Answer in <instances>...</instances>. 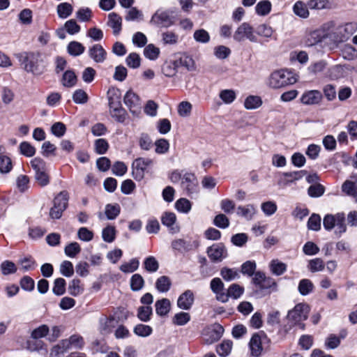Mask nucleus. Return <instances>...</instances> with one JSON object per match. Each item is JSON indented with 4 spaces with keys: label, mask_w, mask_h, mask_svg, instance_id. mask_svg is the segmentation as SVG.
I'll return each instance as SVG.
<instances>
[{
    "label": "nucleus",
    "mask_w": 357,
    "mask_h": 357,
    "mask_svg": "<svg viewBox=\"0 0 357 357\" xmlns=\"http://www.w3.org/2000/svg\"><path fill=\"white\" fill-rule=\"evenodd\" d=\"M22 68L28 73L40 76L44 73L46 63L44 56L38 52H23L18 56Z\"/></svg>",
    "instance_id": "nucleus-1"
},
{
    "label": "nucleus",
    "mask_w": 357,
    "mask_h": 357,
    "mask_svg": "<svg viewBox=\"0 0 357 357\" xmlns=\"http://www.w3.org/2000/svg\"><path fill=\"white\" fill-rule=\"evenodd\" d=\"M298 80V76L287 70H279L273 72L268 79V85L272 89H280L293 84Z\"/></svg>",
    "instance_id": "nucleus-2"
},
{
    "label": "nucleus",
    "mask_w": 357,
    "mask_h": 357,
    "mask_svg": "<svg viewBox=\"0 0 357 357\" xmlns=\"http://www.w3.org/2000/svg\"><path fill=\"white\" fill-rule=\"evenodd\" d=\"M30 165L35 172L36 182L41 187L47 185L50 183V177L45 161L39 158H35L30 161Z\"/></svg>",
    "instance_id": "nucleus-3"
},
{
    "label": "nucleus",
    "mask_w": 357,
    "mask_h": 357,
    "mask_svg": "<svg viewBox=\"0 0 357 357\" xmlns=\"http://www.w3.org/2000/svg\"><path fill=\"white\" fill-rule=\"evenodd\" d=\"M310 312L309 306L304 303L297 304L294 309L289 311L287 319L292 324L298 325L299 328L303 329L304 324L302 321L306 320Z\"/></svg>",
    "instance_id": "nucleus-4"
},
{
    "label": "nucleus",
    "mask_w": 357,
    "mask_h": 357,
    "mask_svg": "<svg viewBox=\"0 0 357 357\" xmlns=\"http://www.w3.org/2000/svg\"><path fill=\"white\" fill-rule=\"evenodd\" d=\"M269 342L270 340L264 333H255L249 342L250 356L260 357Z\"/></svg>",
    "instance_id": "nucleus-5"
},
{
    "label": "nucleus",
    "mask_w": 357,
    "mask_h": 357,
    "mask_svg": "<svg viewBox=\"0 0 357 357\" xmlns=\"http://www.w3.org/2000/svg\"><path fill=\"white\" fill-rule=\"evenodd\" d=\"M234 38L238 42L243 41L245 38L251 42L257 41V37L254 33L253 28L246 22L241 24L237 28L234 34Z\"/></svg>",
    "instance_id": "nucleus-6"
},
{
    "label": "nucleus",
    "mask_w": 357,
    "mask_h": 357,
    "mask_svg": "<svg viewBox=\"0 0 357 357\" xmlns=\"http://www.w3.org/2000/svg\"><path fill=\"white\" fill-rule=\"evenodd\" d=\"M124 103L129 108L130 111L137 115L140 113L142 103L139 96L132 91H128L124 96Z\"/></svg>",
    "instance_id": "nucleus-7"
},
{
    "label": "nucleus",
    "mask_w": 357,
    "mask_h": 357,
    "mask_svg": "<svg viewBox=\"0 0 357 357\" xmlns=\"http://www.w3.org/2000/svg\"><path fill=\"white\" fill-rule=\"evenodd\" d=\"M150 23L160 27H169L174 24V21L166 11L157 10L151 17Z\"/></svg>",
    "instance_id": "nucleus-8"
},
{
    "label": "nucleus",
    "mask_w": 357,
    "mask_h": 357,
    "mask_svg": "<svg viewBox=\"0 0 357 357\" xmlns=\"http://www.w3.org/2000/svg\"><path fill=\"white\" fill-rule=\"evenodd\" d=\"M323 96L319 90H309L305 91L301 97V102L305 105H314L321 103Z\"/></svg>",
    "instance_id": "nucleus-9"
},
{
    "label": "nucleus",
    "mask_w": 357,
    "mask_h": 357,
    "mask_svg": "<svg viewBox=\"0 0 357 357\" xmlns=\"http://www.w3.org/2000/svg\"><path fill=\"white\" fill-rule=\"evenodd\" d=\"M211 291L215 294L216 299L222 303L227 301V296L224 291V283L219 278H213L210 283Z\"/></svg>",
    "instance_id": "nucleus-10"
},
{
    "label": "nucleus",
    "mask_w": 357,
    "mask_h": 357,
    "mask_svg": "<svg viewBox=\"0 0 357 357\" xmlns=\"http://www.w3.org/2000/svg\"><path fill=\"white\" fill-rule=\"evenodd\" d=\"M198 182L194 174L185 173L183 174L181 186L187 193L190 194L196 191Z\"/></svg>",
    "instance_id": "nucleus-11"
},
{
    "label": "nucleus",
    "mask_w": 357,
    "mask_h": 357,
    "mask_svg": "<svg viewBox=\"0 0 357 357\" xmlns=\"http://www.w3.org/2000/svg\"><path fill=\"white\" fill-rule=\"evenodd\" d=\"M207 254L213 261H222L227 255L225 247L222 244H214L209 247L207 250Z\"/></svg>",
    "instance_id": "nucleus-12"
},
{
    "label": "nucleus",
    "mask_w": 357,
    "mask_h": 357,
    "mask_svg": "<svg viewBox=\"0 0 357 357\" xmlns=\"http://www.w3.org/2000/svg\"><path fill=\"white\" fill-rule=\"evenodd\" d=\"M195 300L194 294L190 290H186L181 294L177 301V305L182 310H189L193 305Z\"/></svg>",
    "instance_id": "nucleus-13"
},
{
    "label": "nucleus",
    "mask_w": 357,
    "mask_h": 357,
    "mask_svg": "<svg viewBox=\"0 0 357 357\" xmlns=\"http://www.w3.org/2000/svg\"><path fill=\"white\" fill-rule=\"evenodd\" d=\"M342 189L344 192L357 200V174L351 175L349 180L345 181Z\"/></svg>",
    "instance_id": "nucleus-14"
},
{
    "label": "nucleus",
    "mask_w": 357,
    "mask_h": 357,
    "mask_svg": "<svg viewBox=\"0 0 357 357\" xmlns=\"http://www.w3.org/2000/svg\"><path fill=\"white\" fill-rule=\"evenodd\" d=\"M89 56L96 63H103L107 57V52L102 45L96 44L89 50Z\"/></svg>",
    "instance_id": "nucleus-15"
},
{
    "label": "nucleus",
    "mask_w": 357,
    "mask_h": 357,
    "mask_svg": "<svg viewBox=\"0 0 357 357\" xmlns=\"http://www.w3.org/2000/svg\"><path fill=\"white\" fill-rule=\"evenodd\" d=\"M176 220V215L171 212H165L161 218L162 223L169 229L172 234H176L179 231V227L174 226Z\"/></svg>",
    "instance_id": "nucleus-16"
},
{
    "label": "nucleus",
    "mask_w": 357,
    "mask_h": 357,
    "mask_svg": "<svg viewBox=\"0 0 357 357\" xmlns=\"http://www.w3.org/2000/svg\"><path fill=\"white\" fill-rule=\"evenodd\" d=\"M304 175L303 171L301 172H285L282 174V178L278 181V185L284 187L288 185L289 183H293L294 181H297L302 178Z\"/></svg>",
    "instance_id": "nucleus-17"
},
{
    "label": "nucleus",
    "mask_w": 357,
    "mask_h": 357,
    "mask_svg": "<svg viewBox=\"0 0 357 357\" xmlns=\"http://www.w3.org/2000/svg\"><path fill=\"white\" fill-rule=\"evenodd\" d=\"M307 5L310 9L316 10L333 8V2L331 0H309Z\"/></svg>",
    "instance_id": "nucleus-18"
},
{
    "label": "nucleus",
    "mask_w": 357,
    "mask_h": 357,
    "mask_svg": "<svg viewBox=\"0 0 357 357\" xmlns=\"http://www.w3.org/2000/svg\"><path fill=\"white\" fill-rule=\"evenodd\" d=\"M325 38V34L321 29L310 31L306 36L305 43L307 46H313L321 42Z\"/></svg>",
    "instance_id": "nucleus-19"
},
{
    "label": "nucleus",
    "mask_w": 357,
    "mask_h": 357,
    "mask_svg": "<svg viewBox=\"0 0 357 357\" xmlns=\"http://www.w3.org/2000/svg\"><path fill=\"white\" fill-rule=\"evenodd\" d=\"M153 162L150 158H137L132 163L133 168L139 172V176H143V172L150 166L153 165Z\"/></svg>",
    "instance_id": "nucleus-20"
},
{
    "label": "nucleus",
    "mask_w": 357,
    "mask_h": 357,
    "mask_svg": "<svg viewBox=\"0 0 357 357\" xmlns=\"http://www.w3.org/2000/svg\"><path fill=\"white\" fill-rule=\"evenodd\" d=\"M108 25L112 28L113 33L115 35L119 33L121 30L122 18L116 13H111L108 15Z\"/></svg>",
    "instance_id": "nucleus-21"
},
{
    "label": "nucleus",
    "mask_w": 357,
    "mask_h": 357,
    "mask_svg": "<svg viewBox=\"0 0 357 357\" xmlns=\"http://www.w3.org/2000/svg\"><path fill=\"white\" fill-rule=\"evenodd\" d=\"M252 281L256 285H259L261 289H268L270 285H266V282H271L272 285L275 286L276 282L271 278H266L265 274L261 272H256L253 274Z\"/></svg>",
    "instance_id": "nucleus-22"
},
{
    "label": "nucleus",
    "mask_w": 357,
    "mask_h": 357,
    "mask_svg": "<svg viewBox=\"0 0 357 357\" xmlns=\"http://www.w3.org/2000/svg\"><path fill=\"white\" fill-rule=\"evenodd\" d=\"M69 197V193L67 190L61 191L54 197L53 204L65 211L68 204Z\"/></svg>",
    "instance_id": "nucleus-23"
},
{
    "label": "nucleus",
    "mask_w": 357,
    "mask_h": 357,
    "mask_svg": "<svg viewBox=\"0 0 357 357\" xmlns=\"http://www.w3.org/2000/svg\"><path fill=\"white\" fill-rule=\"evenodd\" d=\"M155 312L160 316H165L170 311L171 303L167 298L158 300L155 304Z\"/></svg>",
    "instance_id": "nucleus-24"
},
{
    "label": "nucleus",
    "mask_w": 357,
    "mask_h": 357,
    "mask_svg": "<svg viewBox=\"0 0 357 357\" xmlns=\"http://www.w3.org/2000/svg\"><path fill=\"white\" fill-rule=\"evenodd\" d=\"M255 207L252 204H247L243 206H238L237 208V214L243 217L247 220H251L255 214Z\"/></svg>",
    "instance_id": "nucleus-25"
},
{
    "label": "nucleus",
    "mask_w": 357,
    "mask_h": 357,
    "mask_svg": "<svg viewBox=\"0 0 357 357\" xmlns=\"http://www.w3.org/2000/svg\"><path fill=\"white\" fill-rule=\"evenodd\" d=\"M308 8L307 3L298 1L294 6V12L300 17L307 18L310 15Z\"/></svg>",
    "instance_id": "nucleus-26"
},
{
    "label": "nucleus",
    "mask_w": 357,
    "mask_h": 357,
    "mask_svg": "<svg viewBox=\"0 0 357 357\" xmlns=\"http://www.w3.org/2000/svg\"><path fill=\"white\" fill-rule=\"evenodd\" d=\"M192 105L188 101H182L177 106L178 114L183 118L189 117L191 115Z\"/></svg>",
    "instance_id": "nucleus-27"
},
{
    "label": "nucleus",
    "mask_w": 357,
    "mask_h": 357,
    "mask_svg": "<svg viewBox=\"0 0 357 357\" xmlns=\"http://www.w3.org/2000/svg\"><path fill=\"white\" fill-rule=\"evenodd\" d=\"M62 84L66 87H73L77 83V78L73 70H66L62 77Z\"/></svg>",
    "instance_id": "nucleus-28"
},
{
    "label": "nucleus",
    "mask_w": 357,
    "mask_h": 357,
    "mask_svg": "<svg viewBox=\"0 0 357 357\" xmlns=\"http://www.w3.org/2000/svg\"><path fill=\"white\" fill-rule=\"evenodd\" d=\"M219 98L225 104L229 105L235 100L236 93L233 89H223L220 91Z\"/></svg>",
    "instance_id": "nucleus-29"
},
{
    "label": "nucleus",
    "mask_w": 357,
    "mask_h": 357,
    "mask_svg": "<svg viewBox=\"0 0 357 357\" xmlns=\"http://www.w3.org/2000/svg\"><path fill=\"white\" fill-rule=\"evenodd\" d=\"M244 289L238 284H232L227 289L225 294L227 296V301L229 298H238L243 293Z\"/></svg>",
    "instance_id": "nucleus-30"
},
{
    "label": "nucleus",
    "mask_w": 357,
    "mask_h": 357,
    "mask_svg": "<svg viewBox=\"0 0 357 357\" xmlns=\"http://www.w3.org/2000/svg\"><path fill=\"white\" fill-rule=\"evenodd\" d=\"M109 106V108L118 107L121 104V93L118 89H111L108 91Z\"/></svg>",
    "instance_id": "nucleus-31"
},
{
    "label": "nucleus",
    "mask_w": 357,
    "mask_h": 357,
    "mask_svg": "<svg viewBox=\"0 0 357 357\" xmlns=\"http://www.w3.org/2000/svg\"><path fill=\"white\" fill-rule=\"evenodd\" d=\"M262 104L260 97L257 96H250L244 101V107L247 109H255L259 107Z\"/></svg>",
    "instance_id": "nucleus-32"
},
{
    "label": "nucleus",
    "mask_w": 357,
    "mask_h": 357,
    "mask_svg": "<svg viewBox=\"0 0 357 357\" xmlns=\"http://www.w3.org/2000/svg\"><path fill=\"white\" fill-rule=\"evenodd\" d=\"M30 179L26 175L20 174L16 178V186L20 192H24L29 188Z\"/></svg>",
    "instance_id": "nucleus-33"
},
{
    "label": "nucleus",
    "mask_w": 357,
    "mask_h": 357,
    "mask_svg": "<svg viewBox=\"0 0 357 357\" xmlns=\"http://www.w3.org/2000/svg\"><path fill=\"white\" fill-rule=\"evenodd\" d=\"M67 50L70 55L77 56L84 52L85 47L79 42L72 41L68 44Z\"/></svg>",
    "instance_id": "nucleus-34"
},
{
    "label": "nucleus",
    "mask_w": 357,
    "mask_h": 357,
    "mask_svg": "<svg viewBox=\"0 0 357 357\" xmlns=\"http://www.w3.org/2000/svg\"><path fill=\"white\" fill-rule=\"evenodd\" d=\"M109 112L112 118L116 121L123 123L126 120V112L121 105L109 108Z\"/></svg>",
    "instance_id": "nucleus-35"
},
{
    "label": "nucleus",
    "mask_w": 357,
    "mask_h": 357,
    "mask_svg": "<svg viewBox=\"0 0 357 357\" xmlns=\"http://www.w3.org/2000/svg\"><path fill=\"white\" fill-rule=\"evenodd\" d=\"M171 280L167 276L160 277L155 282V287L160 292H167L171 287Z\"/></svg>",
    "instance_id": "nucleus-36"
},
{
    "label": "nucleus",
    "mask_w": 357,
    "mask_h": 357,
    "mask_svg": "<svg viewBox=\"0 0 357 357\" xmlns=\"http://www.w3.org/2000/svg\"><path fill=\"white\" fill-rule=\"evenodd\" d=\"M271 10V3L268 0H263L259 1L255 7L256 13L261 16L268 15Z\"/></svg>",
    "instance_id": "nucleus-37"
},
{
    "label": "nucleus",
    "mask_w": 357,
    "mask_h": 357,
    "mask_svg": "<svg viewBox=\"0 0 357 357\" xmlns=\"http://www.w3.org/2000/svg\"><path fill=\"white\" fill-rule=\"evenodd\" d=\"M271 272L276 275H282L287 269V265L278 259H273L270 263Z\"/></svg>",
    "instance_id": "nucleus-38"
},
{
    "label": "nucleus",
    "mask_w": 357,
    "mask_h": 357,
    "mask_svg": "<svg viewBox=\"0 0 357 357\" xmlns=\"http://www.w3.org/2000/svg\"><path fill=\"white\" fill-rule=\"evenodd\" d=\"M220 275L226 281H231L240 277L238 270L224 267L220 271Z\"/></svg>",
    "instance_id": "nucleus-39"
},
{
    "label": "nucleus",
    "mask_w": 357,
    "mask_h": 357,
    "mask_svg": "<svg viewBox=\"0 0 357 357\" xmlns=\"http://www.w3.org/2000/svg\"><path fill=\"white\" fill-rule=\"evenodd\" d=\"M126 63L129 68L136 69L141 65V58L138 54L132 52L126 57Z\"/></svg>",
    "instance_id": "nucleus-40"
},
{
    "label": "nucleus",
    "mask_w": 357,
    "mask_h": 357,
    "mask_svg": "<svg viewBox=\"0 0 357 357\" xmlns=\"http://www.w3.org/2000/svg\"><path fill=\"white\" fill-rule=\"evenodd\" d=\"M335 232L341 234L346 231L345 218L343 213L336 214V221L335 223Z\"/></svg>",
    "instance_id": "nucleus-41"
},
{
    "label": "nucleus",
    "mask_w": 357,
    "mask_h": 357,
    "mask_svg": "<svg viewBox=\"0 0 357 357\" xmlns=\"http://www.w3.org/2000/svg\"><path fill=\"white\" fill-rule=\"evenodd\" d=\"M314 288L312 282L308 279H303L298 284V291L301 295L305 296L310 294Z\"/></svg>",
    "instance_id": "nucleus-42"
},
{
    "label": "nucleus",
    "mask_w": 357,
    "mask_h": 357,
    "mask_svg": "<svg viewBox=\"0 0 357 357\" xmlns=\"http://www.w3.org/2000/svg\"><path fill=\"white\" fill-rule=\"evenodd\" d=\"M232 346L231 340H224L217 348V352L220 356L226 357L231 353Z\"/></svg>",
    "instance_id": "nucleus-43"
},
{
    "label": "nucleus",
    "mask_w": 357,
    "mask_h": 357,
    "mask_svg": "<svg viewBox=\"0 0 357 357\" xmlns=\"http://www.w3.org/2000/svg\"><path fill=\"white\" fill-rule=\"evenodd\" d=\"M162 40L165 45H175L178 43V36L171 31H167L162 33Z\"/></svg>",
    "instance_id": "nucleus-44"
},
{
    "label": "nucleus",
    "mask_w": 357,
    "mask_h": 357,
    "mask_svg": "<svg viewBox=\"0 0 357 357\" xmlns=\"http://www.w3.org/2000/svg\"><path fill=\"white\" fill-rule=\"evenodd\" d=\"M160 52V49L153 44L148 45L144 50V56L150 60L156 59L159 56Z\"/></svg>",
    "instance_id": "nucleus-45"
},
{
    "label": "nucleus",
    "mask_w": 357,
    "mask_h": 357,
    "mask_svg": "<svg viewBox=\"0 0 357 357\" xmlns=\"http://www.w3.org/2000/svg\"><path fill=\"white\" fill-rule=\"evenodd\" d=\"M144 280L141 275L134 274L130 279V287L132 291H137L142 289Z\"/></svg>",
    "instance_id": "nucleus-46"
},
{
    "label": "nucleus",
    "mask_w": 357,
    "mask_h": 357,
    "mask_svg": "<svg viewBox=\"0 0 357 357\" xmlns=\"http://www.w3.org/2000/svg\"><path fill=\"white\" fill-rule=\"evenodd\" d=\"M151 306L144 305L138 308L137 317L142 321H148L152 314Z\"/></svg>",
    "instance_id": "nucleus-47"
},
{
    "label": "nucleus",
    "mask_w": 357,
    "mask_h": 357,
    "mask_svg": "<svg viewBox=\"0 0 357 357\" xmlns=\"http://www.w3.org/2000/svg\"><path fill=\"white\" fill-rule=\"evenodd\" d=\"M139 267V261L137 259H132L129 262L123 263L120 266V270L126 273H132Z\"/></svg>",
    "instance_id": "nucleus-48"
},
{
    "label": "nucleus",
    "mask_w": 357,
    "mask_h": 357,
    "mask_svg": "<svg viewBox=\"0 0 357 357\" xmlns=\"http://www.w3.org/2000/svg\"><path fill=\"white\" fill-rule=\"evenodd\" d=\"M73 12V6L68 3H62L57 6V13L61 18H66Z\"/></svg>",
    "instance_id": "nucleus-49"
},
{
    "label": "nucleus",
    "mask_w": 357,
    "mask_h": 357,
    "mask_svg": "<svg viewBox=\"0 0 357 357\" xmlns=\"http://www.w3.org/2000/svg\"><path fill=\"white\" fill-rule=\"evenodd\" d=\"M114 319L104 317L100 319V331L103 334L109 333L113 327Z\"/></svg>",
    "instance_id": "nucleus-50"
},
{
    "label": "nucleus",
    "mask_w": 357,
    "mask_h": 357,
    "mask_svg": "<svg viewBox=\"0 0 357 357\" xmlns=\"http://www.w3.org/2000/svg\"><path fill=\"white\" fill-rule=\"evenodd\" d=\"M81 251L80 245L77 242H73L66 246L65 254L69 257H75Z\"/></svg>",
    "instance_id": "nucleus-51"
},
{
    "label": "nucleus",
    "mask_w": 357,
    "mask_h": 357,
    "mask_svg": "<svg viewBox=\"0 0 357 357\" xmlns=\"http://www.w3.org/2000/svg\"><path fill=\"white\" fill-rule=\"evenodd\" d=\"M326 66V63L324 61H319L311 63L307 68V71L312 75H317L323 72Z\"/></svg>",
    "instance_id": "nucleus-52"
},
{
    "label": "nucleus",
    "mask_w": 357,
    "mask_h": 357,
    "mask_svg": "<svg viewBox=\"0 0 357 357\" xmlns=\"http://www.w3.org/2000/svg\"><path fill=\"white\" fill-rule=\"evenodd\" d=\"M88 99L87 93L82 89H77L73 94V100L76 104H85Z\"/></svg>",
    "instance_id": "nucleus-53"
},
{
    "label": "nucleus",
    "mask_w": 357,
    "mask_h": 357,
    "mask_svg": "<svg viewBox=\"0 0 357 357\" xmlns=\"http://www.w3.org/2000/svg\"><path fill=\"white\" fill-rule=\"evenodd\" d=\"M116 230L112 226H107L103 229L102 236L103 240L107 243H112L115 239Z\"/></svg>",
    "instance_id": "nucleus-54"
},
{
    "label": "nucleus",
    "mask_w": 357,
    "mask_h": 357,
    "mask_svg": "<svg viewBox=\"0 0 357 357\" xmlns=\"http://www.w3.org/2000/svg\"><path fill=\"white\" fill-rule=\"evenodd\" d=\"M193 38L198 43H206L210 40V35L206 30L201 29L195 31Z\"/></svg>",
    "instance_id": "nucleus-55"
},
{
    "label": "nucleus",
    "mask_w": 357,
    "mask_h": 357,
    "mask_svg": "<svg viewBox=\"0 0 357 357\" xmlns=\"http://www.w3.org/2000/svg\"><path fill=\"white\" fill-rule=\"evenodd\" d=\"M1 273L4 275L15 273L17 271L15 264L10 261H4L1 264Z\"/></svg>",
    "instance_id": "nucleus-56"
},
{
    "label": "nucleus",
    "mask_w": 357,
    "mask_h": 357,
    "mask_svg": "<svg viewBox=\"0 0 357 357\" xmlns=\"http://www.w3.org/2000/svg\"><path fill=\"white\" fill-rule=\"evenodd\" d=\"M12 169V162L10 158L6 155L0 156V172L6 174Z\"/></svg>",
    "instance_id": "nucleus-57"
},
{
    "label": "nucleus",
    "mask_w": 357,
    "mask_h": 357,
    "mask_svg": "<svg viewBox=\"0 0 357 357\" xmlns=\"http://www.w3.org/2000/svg\"><path fill=\"white\" fill-rule=\"evenodd\" d=\"M190 319V316L187 312H179L174 315L173 317V323L178 326H183L186 324Z\"/></svg>",
    "instance_id": "nucleus-58"
},
{
    "label": "nucleus",
    "mask_w": 357,
    "mask_h": 357,
    "mask_svg": "<svg viewBox=\"0 0 357 357\" xmlns=\"http://www.w3.org/2000/svg\"><path fill=\"white\" fill-rule=\"evenodd\" d=\"M120 213V206L119 204H107L105 207V215L109 220H113L117 217Z\"/></svg>",
    "instance_id": "nucleus-59"
},
{
    "label": "nucleus",
    "mask_w": 357,
    "mask_h": 357,
    "mask_svg": "<svg viewBox=\"0 0 357 357\" xmlns=\"http://www.w3.org/2000/svg\"><path fill=\"white\" fill-rule=\"evenodd\" d=\"M54 294L61 296L65 293L66 291V281L63 278H57L54 281V287L52 289Z\"/></svg>",
    "instance_id": "nucleus-60"
},
{
    "label": "nucleus",
    "mask_w": 357,
    "mask_h": 357,
    "mask_svg": "<svg viewBox=\"0 0 357 357\" xmlns=\"http://www.w3.org/2000/svg\"><path fill=\"white\" fill-rule=\"evenodd\" d=\"M175 207L178 211L186 213L190 211L191 204L187 199L181 198L176 202Z\"/></svg>",
    "instance_id": "nucleus-61"
},
{
    "label": "nucleus",
    "mask_w": 357,
    "mask_h": 357,
    "mask_svg": "<svg viewBox=\"0 0 357 357\" xmlns=\"http://www.w3.org/2000/svg\"><path fill=\"white\" fill-rule=\"evenodd\" d=\"M325 192V188L321 184L312 185L307 190V193L311 197H321Z\"/></svg>",
    "instance_id": "nucleus-62"
},
{
    "label": "nucleus",
    "mask_w": 357,
    "mask_h": 357,
    "mask_svg": "<svg viewBox=\"0 0 357 357\" xmlns=\"http://www.w3.org/2000/svg\"><path fill=\"white\" fill-rule=\"evenodd\" d=\"M50 331L49 327L45 325H41L35 328L31 333V337L33 339H39L45 337Z\"/></svg>",
    "instance_id": "nucleus-63"
},
{
    "label": "nucleus",
    "mask_w": 357,
    "mask_h": 357,
    "mask_svg": "<svg viewBox=\"0 0 357 357\" xmlns=\"http://www.w3.org/2000/svg\"><path fill=\"white\" fill-rule=\"evenodd\" d=\"M20 153L26 157H31L36 153L35 148L26 142H22L20 144Z\"/></svg>",
    "instance_id": "nucleus-64"
}]
</instances>
